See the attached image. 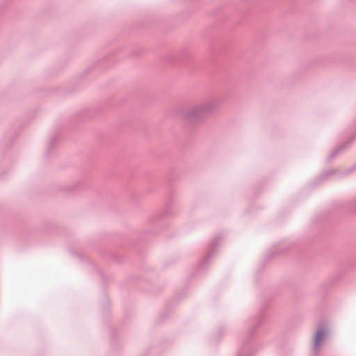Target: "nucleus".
<instances>
[{"label": "nucleus", "mask_w": 356, "mask_h": 356, "mask_svg": "<svg viewBox=\"0 0 356 356\" xmlns=\"http://www.w3.org/2000/svg\"><path fill=\"white\" fill-rule=\"evenodd\" d=\"M198 110H199V108H194L193 109L192 112H193V113H195V112H197V111H198Z\"/></svg>", "instance_id": "2"}, {"label": "nucleus", "mask_w": 356, "mask_h": 356, "mask_svg": "<svg viewBox=\"0 0 356 356\" xmlns=\"http://www.w3.org/2000/svg\"><path fill=\"white\" fill-rule=\"evenodd\" d=\"M323 339V335H316L314 339V343L316 346Z\"/></svg>", "instance_id": "1"}]
</instances>
